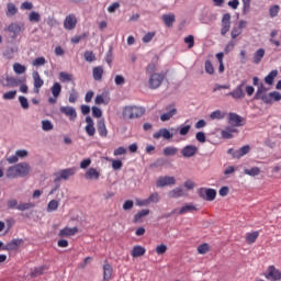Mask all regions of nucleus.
Instances as JSON below:
<instances>
[{
  "instance_id": "bb28decb",
  "label": "nucleus",
  "mask_w": 281,
  "mask_h": 281,
  "mask_svg": "<svg viewBox=\"0 0 281 281\" xmlns=\"http://www.w3.org/2000/svg\"><path fill=\"white\" fill-rule=\"evenodd\" d=\"M184 194L186 192L183 191V188H175L168 192L169 199H180V196H183Z\"/></svg>"
},
{
  "instance_id": "6ab92c4d",
  "label": "nucleus",
  "mask_w": 281,
  "mask_h": 281,
  "mask_svg": "<svg viewBox=\"0 0 281 281\" xmlns=\"http://www.w3.org/2000/svg\"><path fill=\"white\" fill-rule=\"evenodd\" d=\"M266 98H267V100L263 101V104H273V102H280L281 93L278 91H273V92L268 93V95Z\"/></svg>"
},
{
  "instance_id": "f03ea898",
  "label": "nucleus",
  "mask_w": 281,
  "mask_h": 281,
  "mask_svg": "<svg viewBox=\"0 0 281 281\" xmlns=\"http://www.w3.org/2000/svg\"><path fill=\"white\" fill-rule=\"evenodd\" d=\"M146 113V109L143 106H136V105H127L123 109V117L124 120H137L142 117Z\"/></svg>"
},
{
  "instance_id": "e433bc0d",
  "label": "nucleus",
  "mask_w": 281,
  "mask_h": 281,
  "mask_svg": "<svg viewBox=\"0 0 281 281\" xmlns=\"http://www.w3.org/2000/svg\"><path fill=\"white\" fill-rule=\"evenodd\" d=\"M162 21L167 27H172V23L176 21L175 14H164Z\"/></svg>"
},
{
  "instance_id": "1a4fd4ad",
  "label": "nucleus",
  "mask_w": 281,
  "mask_h": 281,
  "mask_svg": "<svg viewBox=\"0 0 281 281\" xmlns=\"http://www.w3.org/2000/svg\"><path fill=\"white\" fill-rule=\"evenodd\" d=\"M231 27H232V14L226 13L222 18V30H221L222 36H225V34L229 32Z\"/></svg>"
},
{
  "instance_id": "4468645a",
  "label": "nucleus",
  "mask_w": 281,
  "mask_h": 281,
  "mask_svg": "<svg viewBox=\"0 0 281 281\" xmlns=\"http://www.w3.org/2000/svg\"><path fill=\"white\" fill-rule=\"evenodd\" d=\"M77 24H78V20L76 19V15H74V14L67 15L64 21L65 30H76Z\"/></svg>"
},
{
  "instance_id": "6e6552de",
  "label": "nucleus",
  "mask_w": 281,
  "mask_h": 281,
  "mask_svg": "<svg viewBox=\"0 0 281 281\" xmlns=\"http://www.w3.org/2000/svg\"><path fill=\"white\" fill-rule=\"evenodd\" d=\"M199 153V147L195 145H187L181 149L182 157L190 159Z\"/></svg>"
},
{
  "instance_id": "a878e982",
  "label": "nucleus",
  "mask_w": 281,
  "mask_h": 281,
  "mask_svg": "<svg viewBox=\"0 0 281 281\" xmlns=\"http://www.w3.org/2000/svg\"><path fill=\"white\" fill-rule=\"evenodd\" d=\"M113 276V267L109 263L103 265V280L109 281Z\"/></svg>"
},
{
  "instance_id": "49530a36",
  "label": "nucleus",
  "mask_w": 281,
  "mask_h": 281,
  "mask_svg": "<svg viewBox=\"0 0 281 281\" xmlns=\"http://www.w3.org/2000/svg\"><path fill=\"white\" fill-rule=\"evenodd\" d=\"M59 80H61V82H71V80H74V75L61 71L59 72Z\"/></svg>"
},
{
  "instance_id": "dca6fc26",
  "label": "nucleus",
  "mask_w": 281,
  "mask_h": 281,
  "mask_svg": "<svg viewBox=\"0 0 281 281\" xmlns=\"http://www.w3.org/2000/svg\"><path fill=\"white\" fill-rule=\"evenodd\" d=\"M86 127H85V131L87 133V135L89 137H93V135H95V126H94V123H93V119H91V116H86Z\"/></svg>"
},
{
  "instance_id": "423d86ee",
  "label": "nucleus",
  "mask_w": 281,
  "mask_h": 281,
  "mask_svg": "<svg viewBox=\"0 0 281 281\" xmlns=\"http://www.w3.org/2000/svg\"><path fill=\"white\" fill-rule=\"evenodd\" d=\"M198 194L205 201H214V199H216V190L214 189L201 188L198 190Z\"/></svg>"
},
{
  "instance_id": "6e6d98bb",
  "label": "nucleus",
  "mask_w": 281,
  "mask_h": 281,
  "mask_svg": "<svg viewBox=\"0 0 281 281\" xmlns=\"http://www.w3.org/2000/svg\"><path fill=\"white\" fill-rule=\"evenodd\" d=\"M19 102H20L22 109H24V111H27V109H30V102L27 101V98L20 95Z\"/></svg>"
},
{
  "instance_id": "a18cd8bd",
  "label": "nucleus",
  "mask_w": 281,
  "mask_h": 281,
  "mask_svg": "<svg viewBox=\"0 0 281 281\" xmlns=\"http://www.w3.org/2000/svg\"><path fill=\"white\" fill-rule=\"evenodd\" d=\"M59 205H60V202H58V200L49 201L47 204V212H56Z\"/></svg>"
},
{
  "instance_id": "c03bdc74",
  "label": "nucleus",
  "mask_w": 281,
  "mask_h": 281,
  "mask_svg": "<svg viewBox=\"0 0 281 281\" xmlns=\"http://www.w3.org/2000/svg\"><path fill=\"white\" fill-rule=\"evenodd\" d=\"M94 104H109L106 93L98 94L94 99Z\"/></svg>"
},
{
  "instance_id": "b1692460",
  "label": "nucleus",
  "mask_w": 281,
  "mask_h": 281,
  "mask_svg": "<svg viewBox=\"0 0 281 281\" xmlns=\"http://www.w3.org/2000/svg\"><path fill=\"white\" fill-rule=\"evenodd\" d=\"M98 133L101 137H106V135H109V131L106 130V124L104 123V119H100L98 121Z\"/></svg>"
},
{
  "instance_id": "f8f14e48",
  "label": "nucleus",
  "mask_w": 281,
  "mask_h": 281,
  "mask_svg": "<svg viewBox=\"0 0 281 281\" xmlns=\"http://www.w3.org/2000/svg\"><path fill=\"white\" fill-rule=\"evenodd\" d=\"M228 124L232 126H245V119L234 112H231L228 114Z\"/></svg>"
},
{
  "instance_id": "09e8293b",
  "label": "nucleus",
  "mask_w": 281,
  "mask_h": 281,
  "mask_svg": "<svg viewBox=\"0 0 281 281\" xmlns=\"http://www.w3.org/2000/svg\"><path fill=\"white\" fill-rule=\"evenodd\" d=\"M244 172L249 177H258V175H260V169L258 167H252L251 169H245Z\"/></svg>"
},
{
  "instance_id": "2f4dec72",
  "label": "nucleus",
  "mask_w": 281,
  "mask_h": 281,
  "mask_svg": "<svg viewBox=\"0 0 281 281\" xmlns=\"http://www.w3.org/2000/svg\"><path fill=\"white\" fill-rule=\"evenodd\" d=\"M78 234V227H65L59 232V236H76Z\"/></svg>"
},
{
  "instance_id": "20e7f679",
  "label": "nucleus",
  "mask_w": 281,
  "mask_h": 281,
  "mask_svg": "<svg viewBox=\"0 0 281 281\" xmlns=\"http://www.w3.org/2000/svg\"><path fill=\"white\" fill-rule=\"evenodd\" d=\"M245 85H247L246 80L241 81L240 85L233 91L226 93V95L233 98V100H243L245 98Z\"/></svg>"
},
{
  "instance_id": "69168bd1",
  "label": "nucleus",
  "mask_w": 281,
  "mask_h": 281,
  "mask_svg": "<svg viewBox=\"0 0 281 281\" xmlns=\"http://www.w3.org/2000/svg\"><path fill=\"white\" fill-rule=\"evenodd\" d=\"M184 43L188 45L189 49H192V47H194V36L189 35V36L184 37Z\"/></svg>"
},
{
  "instance_id": "473e14b6",
  "label": "nucleus",
  "mask_w": 281,
  "mask_h": 281,
  "mask_svg": "<svg viewBox=\"0 0 281 281\" xmlns=\"http://www.w3.org/2000/svg\"><path fill=\"white\" fill-rule=\"evenodd\" d=\"M52 94L54 98H59L63 91V86L59 82H55L50 88Z\"/></svg>"
},
{
  "instance_id": "774afa93",
  "label": "nucleus",
  "mask_w": 281,
  "mask_h": 281,
  "mask_svg": "<svg viewBox=\"0 0 281 281\" xmlns=\"http://www.w3.org/2000/svg\"><path fill=\"white\" fill-rule=\"evenodd\" d=\"M92 116L97 119L102 117V110L98 106H92Z\"/></svg>"
},
{
  "instance_id": "37998d69",
  "label": "nucleus",
  "mask_w": 281,
  "mask_h": 281,
  "mask_svg": "<svg viewBox=\"0 0 281 281\" xmlns=\"http://www.w3.org/2000/svg\"><path fill=\"white\" fill-rule=\"evenodd\" d=\"M278 76V70H272L269 72L268 76L265 78L266 85H273V80H276V77Z\"/></svg>"
},
{
  "instance_id": "39448f33",
  "label": "nucleus",
  "mask_w": 281,
  "mask_h": 281,
  "mask_svg": "<svg viewBox=\"0 0 281 281\" xmlns=\"http://www.w3.org/2000/svg\"><path fill=\"white\" fill-rule=\"evenodd\" d=\"M165 78H166L165 74H157V72L151 74L149 77V89H159Z\"/></svg>"
},
{
  "instance_id": "bf43d9fd",
  "label": "nucleus",
  "mask_w": 281,
  "mask_h": 281,
  "mask_svg": "<svg viewBox=\"0 0 281 281\" xmlns=\"http://www.w3.org/2000/svg\"><path fill=\"white\" fill-rule=\"evenodd\" d=\"M210 251V245L209 244H202L198 246V252L201 254L202 256L207 254Z\"/></svg>"
},
{
  "instance_id": "de8ad7c7",
  "label": "nucleus",
  "mask_w": 281,
  "mask_h": 281,
  "mask_svg": "<svg viewBox=\"0 0 281 281\" xmlns=\"http://www.w3.org/2000/svg\"><path fill=\"white\" fill-rule=\"evenodd\" d=\"M29 21L31 23H38V22H41V14L38 12L32 11L29 14Z\"/></svg>"
},
{
  "instance_id": "f704fd0d",
  "label": "nucleus",
  "mask_w": 281,
  "mask_h": 281,
  "mask_svg": "<svg viewBox=\"0 0 281 281\" xmlns=\"http://www.w3.org/2000/svg\"><path fill=\"white\" fill-rule=\"evenodd\" d=\"M47 269H49L47 266H41L35 268L32 272H31V278H38V276H43V273L45 271H47Z\"/></svg>"
},
{
  "instance_id": "4be33fe9",
  "label": "nucleus",
  "mask_w": 281,
  "mask_h": 281,
  "mask_svg": "<svg viewBox=\"0 0 281 281\" xmlns=\"http://www.w3.org/2000/svg\"><path fill=\"white\" fill-rule=\"evenodd\" d=\"M234 133H238V130L232 126H226L225 130L222 131L221 135L223 139H232L234 137Z\"/></svg>"
},
{
  "instance_id": "2eb2a0df",
  "label": "nucleus",
  "mask_w": 281,
  "mask_h": 281,
  "mask_svg": "<svg viewBox=\"0 0 281 281\" xmlns=\"http://www.w3.org/2000/svg\"><path fill=\"white\" fill-rule=\"evenodd\" d=\"M23 239H12L10 243L3 246V251H16L21 247Z\"/></svg>"
},
{
  "instance_id": "c85d7f7f",
  "label": "nucleus",
  "mask_w": 281,
  "mask_h": 281,
  "mask_svg": "<svg viewBox=\"0 0 281 281\" xmlns=\"http://www.w3.org/2000/svg\"><path fill=\"white\" fill-rule=\"evenodd\" d=\"M86 179L88 180H98L100 179V172H98V170L95 168H89L87 171H86Z\"/></svg>"
},
{
  "instance_id": "13d9d810",
  "label": "nucleus",
  "mask_w": 281,
  "mask_h": 281,
  "mask_svg": "<svg viewBox=\"0 0 281 281\" xmlns=\"http://www.w3.org/2000/svg\"><path fill=\"white\" fill-rule=\"evenodd\" d=\"M25 69H26L25 66H23L19 63H15L13 65V70H14L15 74H25Z\"/></svg>"
},
{
  "instance_id": "e2e57ef3",
  "label": "nucleus",
  "mask_w": 281,
  "mask_h": 281,
  "mask_svg": "<svg viewBox=\"0 0 281 281\" xmlns=\"http://www.w3.org/2000/svg\"><path fill=\"white\" fill-rule=\"evenodd\" d=\"M69 102L70 104H76V102H78V92H76V90H71V92L69 93Z\"/></svg>"
},
{
  "instance_id": "58836bf2",
  "label": "nucleus",
  "mask_w": 281,
  "mask_h": 281,
  "mask_svg": "<svg viewBox=\"0 0 281 281\" xmlns=\"http://www.w3.org/2000/svg\"><path fill=\"white\" fill-rule=\"evenodd\" d=\"M227 115V113L221 111V110H216V111H213L211 114H210V119L211 120H225V116Z\"/></svg>"
},
{
  "instance_id": "8fccbe9b",
  "label": "nucleus",
  "mask_w": 281,
  "mask_h": 281,
  "mask_svg": "<svg viewBox=\"0 0 281 281\" xmlns=\"http://www.w3.org/2000/svg\"><path fill=\"white\" fill-rule=\"evenodd\" d=\"M83 58L87 63H94L95 60V54H93V52L91 50H86L83 53Z\"/></svg>"
},
{
  "instance_id": "79ce46f5",
  "label": "nucleus",
  "mask_w": 281,
  "mask_h": 281,
  "mask_svg": "<svg viewBox=\"0 0 281 281\" xmlns=\"http://www.w3.org/2000/svg\"><path fill=\"white\" fill-rule=\"evenodd\" d=\"M276 36H278V30H272L270 33L269 43H271V45H276V47H280V41L276 40Z\"/></svg>"
},
{
  "instance_id": "9d476101",
  "label": "nucleus",
  "mask_w": 281,
  "mask_h": 281,
  "mask_svg": "<svg viewBox=\"0 0 281 281\" xmlns=\"http://www.w3.org/2000/svg\"><path fill=\"white\" fill-rule=\"evenodd\" d=\"M165 111L167 112L160 115L161 122H168L169 120H172L175 115H177V108H175V105H167L165 108Z\"/></svg>"
},
{
  "instance_id": "393cba45",
  "label": "nucleus",
  "mask_w": 281,
  "mask_h": 281,
  "mask_svg": "<svg viewBox=\"0 0 281 281\" xmlns=\"http://www.w3.org/2000/svg\"><path fill=\"white\" fill-rule=\"evenodd\" d=\"M102 76H104V68L102 66H97L92 69L93 80L100 81Z\"/></svg>"
},
{
  "instance_id": "7ed1b4c3",
  "label": "nucleus",
  "mask_w": 281,
  "mask_h": 281,
  "mask_svg": "<svg viewBox=\"0 0 281 281\" xmlns=\"http://www.w3.org/2000/svg\"><path fill=\"white\" fill-rule=\"evenodd\" d=\"M76 175V168H67L61 169L59 172L55 173L54 183H60V181H67L69 180V177H74Z\"/></svg>"
},
{
  "instance_id": "72a5a7b5",
  "label": "nucleus",
  "mask_w": 281,
  "mask_h": 281,
  "mask_svg": "<svg viewBox=\"0 0 281 281\" xmlns=\"http://www.w3.org/2000/svg\"><path fill=\"white\" fill-rule=\"evenodd\" d=\"M189 212H196V206H194V204H186L179 210L178 214L181 216L183 214H188Z\"/></svg>"
},
{
  "instance_id": "c756f323",
  "label": "nucleus",
  "mask_w": 281,
  "mask_h": 281,
  "mask_svg": "<svg viewBox=\"0 0 281 281\" xmlns=\"http://www.w3.org/2000/svg\"><path fill=\"white\" fill-rule=\"evenodd\" d=\"M262 58H265V48H259L254 54L255 65H260V63H262Z\"/></svg>"
},
{
  "instance_id": "603ef678",
  "label": "nucleus",
  "mask_w": 281,
  "mask_h": 281,
  "mask_svg": "<svg viewBox=\"0 0 281 281\" xmlns=\"http://www.w3.org/2000/svg\"><path fill=\"white\" fill-rule=\"evenodd\" d=\"M279 13H280V5L274 4L270 7L269 14L271 19H276V16H278Z\"/></svg>"
},
{
  "instance_id": "a211bd4d",
  "label": "nucleus",
  "mask_w": 281,
  "mask_h": 281,
  "mask_svg": "<svg viewBox=\"0 0 281 281\" xmlns=\"http://www.w3.org/2000/svg\"><path fill=\"white\" fill-rule=\"evenodd\" d=\"M153 137L154 139H160V137L164 139H172L173 135L168 128H160L158 132L154 133Z\"/></svg>"
},
{
  "instance_id": "f3484780",
  "label": "nucleus",
  "mask_w": 281,
  "mask_h": 281,
  "mask_svg": "<svg viewBox=\"0 0 281 281\" xmlns=\"http://www.w3.org/2000/svg\"><path fill=\"white\" fill-rule=\"evenodd\" d=\"M267 278H268V280H273V281L281 280V272H280V270L276 269L274 266H270L268 268Z\"/></svg>"
},
{
  "instance_id": "338daca9",
  "label": "nucleus",
  "mask_w": 281,
  "mask_h": 281,
  "mask_svg": "<svg viewBox=\"0 0 281 281\" xmlns=\"http://www.w3.org/2000/svg\"><path fill=\"white\" fill-rule=\"evenodd\" d=\"M155 32H148L147 34H145L143 36V43H150V41H153V38H155Z\"/></svg>"
},
{
  "instance_id": "f257e3e1",
  "label": "nucleus",
  "mask_w": 281,
  "mask_h": 281,
  "mask_svg": "<svg viewBox=\"0 0 281 281\" xmlns=\"http://www.w3.org/2000/svg\"><path fill=\"white\" fill-rule=\"evenodd\" d=\"M32 167L27 162H20L14 166H11L7 169V179H16V177H27Z\"/></svg>"
},
{
  "instance_id": "052dcab7",
  "label": "nucleus",
  "mask_w": 281,
  "mask_h": 281,
  "mask_svg": "<svg viewBox=\"0 0 281 281\" xmlns=\"http://www.w3.org/2000/svg\"><path fill=\"white\" fill-rule=\"evenodd\" d=\"M2 98L3 100H14L16 98V90L3 93Z\"/></svg>"
},
{
  "instance_id": "3c124183",
  "label": "nucleus",
  "mask_w": 281,
  "mask_h": 281,
  "mask_svg": "<svg viewBox=\"0 0 281 281\" xmlns=\"http://www.w3.org/2000/svg\"><path fill=\"white\" fill-rule=\"evenodd\" d=\"M42 130L43 131H54V124L49 120L42 121Z\"/></svg>"
},
{
  "instance_id": "680f3d73",
  "label": "nucleus",
  "mask_w": 281,
  "mask_h": 281,
  "mask_svg": "<svg viewBox=\"0 0 281 281\" xmlns=\"http://www.w3.org/2000/svg\"><path fill=\"white\" fill-rule=\"evenodd\" d=\"M204 69L206 71V74H209L210 76H212L214 74V66L212 65V61L206 60L205 65H204Z\"/></svg>"
},
{
  "instance_id": "5701e85b",
  "label": "nucleus",
  "mask_w": 281,
  "mask_h": 281,
  "mask_svg": "<svg viewBox=\"0 0 281 281\" xmlns=\"http://www.w3.org/2000/svg\"><path fill=\"white\" fill-rule=\"evenodd\" d=\"M250 150L251 147H249V145L243 146L240 149L233 153V157L235 159H240V157H245V155H248Z\"/></svg>"
},
{
  "instance_id": "7c9ffc66",
  "label": "nucleus",
  "mask_w": 281,
  "mask_h": 281,
  "mask_svg": "<svg viewBox=\"0 0 281 281\" xmlns=\"http://www.w3.org/2000/svg\"><path fill=\"white\" fill-rule=\"evenodd\" d=\"M258 236H260V233L258 231L252 232V233H247L246 234L247 245H254V243H256V240H258Z\"/></svg>"
},
{
  "instance_id": "0e129e2a",
  "label": "nucleus",
  "mask_w": 281,
  "mask_h": 281,
  "mask_svg": "<svg viewBox=\"0 0 281 281\" xmlns=\"http://www.w3.org/2000/svg\"><path fill=\"white\" fill-rule=\"evenodd\" d=\"M148 203H159V193L155 192L151 193L148 198H147Z\"/></svg>"
},
{
  "instance_id": "412c9836",
  "label": "nucleus",
  "mask_w": 281,
  "mask_h": 281,
  "mask_svg": "<svg viewBox=\"0 0 281 281\" xmlns=\"http://www.w3.org/2000/svg\"><path fill=\"white\" fill-rule=\"evenodd\" d=\"M33 80H34L35 93H38V89H41V87H43V85H45V81H43L38 71L33 72Z\"/></svg>"
},
{
  "instance_id": "aec40b11",
  "label": "nucleus",
  "mask_w": 281,
  "mask_h": 281,
  "mask_svg": "<svg viewBox=\"0 0 281 281\" xmlns=\"http://www.w3.org/2000/svg\"><path fill=\"white\" fill-rule=\"evenodd\" d=\"M8 32H10V34H13V38H16V36H19V34L23 32V27L19 25V23H11L8 26Z\"/></svg>"
},
{
  "instance_id": "5fc2aeb1",
  "label": "nucleus",
  "mask_w": 281,
  "mask_h": 281,
  "mask_svg": "<svg viewBox=\"0 0 281 281\" xmlns=\"http://www.w3.org/2000/svg\"><path fill=\"white\" fill-rule=\"evenodd\" d=\"M7 82L8 87H19V85H21V80L14 77H7Z\"/></svg>"
},
{
  "instance_id": "ea45409f",
  "label": "nucleus",
  "mask_w": 281,
  "mask_h": 281,
  "mask_svg": "<svg viewBox=\"0 0 281 281\" xmlns=\"http://www.w3.org/2000/svg\"><path fill=\"white\" fill-rule=\"evenodd\" d=\"M177 153H179V149L177 147L169 146L164 149L165 157H175Z\"/></svg>"
},
{
  "instance_id": "864d4df0",
  "label": "nucleus",
  "mask_w": 281,
  "mask_h": 281,
  "mask_svg": "<svg viewBox=\"0 0 281 281\" xmlns=\"http://www.w3.org/2000/svg\"><path fill=\"white\" fill-rule=\"evenodd\" d=\"M87 36H89V33H82L81 35H75L74 37H71L70 41L75 45H78V43H80V41H85V38H87Z\"/></svg>"
},
{
  "instance_id": "4d7b16f0",
  "label": "nucleus",
  "mask_w": 281,
  "mask_h": 281,
  "mask_svg": "<svg viewBox=\"0 0 281 281\" xmlns=\"http://www.w3.org/2000/svg\"><path fill=\"white\" fill-rule=\"evenodd\" d=\"M190 128H192L191 125H180L178 127V131H179L180 135L186 136L190 133Z\"/></svg>"
},
{
  "instance_id": "a19ab883",
  "label": "nucleus",
  "mask_w": 281,
  "mask_h": 281,
  "mask_svg": "<svg viewBox=\"0 0 281 281\" xmlns=\"http://www.w3.org/2000/svg\"><path fill=\"white\" fill-rule=\"evenodd\" d=\"M16 12H19V10L16 9V5H14V3L12 2H9L7 4V16H14Z\"/></svg>"
},
{
  "instance_id": "cd10ccee",
  "label": "nucleus",
  "mask_w": 281,
  "mask_h": 281,
  "mask_svg": "<svg viewBox=\"0 0 281 281\" xmlns=\"http://www.w3.org/2000/svg\"><path fill=\"white\" fill-rule=\"evenodd\" d=\"M144 254H146V248H144L142 246H134L131 251L132 258H139V257L144 256Z\"/></svg>"
},
{
  "instance_id": "9b49d317",
  "label": "nucleus",
  "mask_w": 281,
  "mask_h": 281,
  "mask_svg": "<svg viewBox=\"0 0 281 281\" xmlns=\"http://www.w3.org/2000/svg\"><path fill=\"white\" fill-rule=\"evenodd\" d=\"M267 91H269V88L265 87V83H260L254 95V100H261L262 102L267 101V95H269Z\"/></svg>"
},
{
  "instance_id": "c9c22d12",
  "label": "nucleus",
  "mask_w": 281,
  "mask_h": 281,
  "mask_svg": "<svg viewBox=\"0 0 281 281\" xmlns=\"http://www.w3.org/2000/svg\"><path fill=\"white\" fill-rule=\"evenodd\" d=\"M150 214V210L144 209L134 215V223H139L144 216H148Z\"/></svg>"
},
{
  "instance_id": "4c0bfd02",
  "label": "nucleus",
  "mask_w": 281,
  "mask_h": 281,
  "mask_svg": "<svg viewBox=\"0 0 281 281\" xmlns=\"http://www.w3.org/2000/svg\"><path fill=\"white\" fill-rule=\"evenodd\" d=\"M33 207H36V204L33 202H27V203H20L16 206V210H19V212H25L27 210H32Z\"/></svg>"
},
{
  "instance_id": "ddd939ff",
  "label": "nucleus",
  "mask_w": 281,
  "mask_h": 281,
  "mask_svg": "<svg viewBox=\"0 0 281 281\" xmlns=\"http://www.w3.org/2000/svg\"><path fill=\"white\" fill-rule=\"evenodd\" d=\"M177 183V180H175V177L165 176L158 178L156 186L157 188H166V186H175Z\"/></svg>"
},
{
  "instance_id": "0eeeda50",
  "label": "nucleus",
  "mask_w": 281,
  "mask_h": 281,
  "mask_svg": "<svg viewBox=\"0 0 281 281\" xmlns=\"http://www.w3.org/2000/svg\"><path fill=\"white\" fill-rule=\"evenodd\" d=\"M60 113L66 115L70 120V122H76L78 119V112H76V108L72 106H60L59 108Z\"/></svg>"
}]
</instances>
